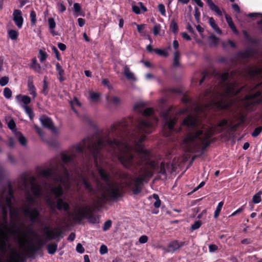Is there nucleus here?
Returning <instances> with one entry per match:
<instances>
[{
    "label": "nucleus",
    "mask_w": 262,
    "mask_h": 262,
    "mask_svg": "<svg viewBox=\"0 0 262 262\" xmlns=\"http://www.w3.org/2000/svg\"><path fill=\"white\" fill-rule=\"evenodd\" d=\"M58 245L56 243L49 244L47 247L48 253L49 254L53 255L55 253L57 250Z\"/></svg>",
    "instance_id": "f704fd0d"
},
{
    "label": "nucleus",
    "mask_w": 262,
    "mask_h": 262,
    "mask_svg": "<svg viewBox=\"0 0 262 262\" xmlns=\"http://www.w3.org/2000/svg\"><path fill=\"white\" fill-rule=\"evenodd\" d=\"M261 92L258 91L254 94L245 96L243 99V105L248 113L255 111L256 106L262 103Z\"/></svg>",
    "instance_id": "1a4fd4ad"
},
{
    "label": "nucleus",
    "mask_w": 262,
    "mask_h": 262,
    "mask_svg": "<svg viewBox=\"0 0 262 262\" xmlns=\"http://www.w3.org/2000/svg\"><path fill=\"white\" fill-rule=\"evenodd\" d=\"M169 167V164L165 162H162L160 165H159V169L157 170V172L161 173L163 175H166V167Z\"/></svg>",
    "instance_id": "58836bf2"
},
{
    "label": "nucleus",
    "mask_w": 262,
    "mask_h": 262,
    "mask_svg": "<svg viewBox=\"0 0 262 262\" xmlns=\"http://www.w3.org/2000/svg\"><path fill=\"white\" fill-rule=\"evenodd\" d=\"M154 52L160 56L167 57L168 53L164 50L155 49Z\"/></svg>",
    "instance_id": "69168bd1"
},
{
    "label": "nucleus",
    "mask_w": 262,
    "mask_h": 262,
    "mask_svg": "<svg viewBox=\"0 0 262 262\" xmlns=\"http://www.w3.org/2000/svg\"><path fill=\"white\" fill-rule=\"evenodd\" d=\"M100 143L94 145V147H93L91 150L97 170L101 179L105 182L106 185V187L104 189V192L101 194V198L105 202L110 200H116L123 196V192L120 188V185L118 183L112 182L110 174L98 164L99 160L102 156L101 151L100 153L99 151V147L101 146Z\"/></svg>",
    "instance_id": "20e7f679"
},
{
    "label": "nucleus",
    "mask_w": 262,
    "mask_h": 262,
    "mask_svg": "<svg viewBox=\"0 0 262 262\" xmlns=\"http://www.w3.org/2000/svg\"><path fill=\"white\" fill-rule=\"evenodd\" d=\"M93 211L94 209L88 206L83 208L80 207L73 214V220L78 224H80L82 220L86 219L91 224L98 223L99 218L94 214Z\"/></svg>",
    "instance_id": "6e6552de"
},
{
    "label": "nucleus",
    "mask_w": 262,
    "mask_h": 262,
    "mask_svg": "<svg viewBox=\"0 0 262 262\" xmlns=\"http://www.w3.org/2000/svg\"><path fill=\"white\" fill-rule=\"evenodd\" d=\"M27 87L30 94L32 95L33 98L36 97L37 94L36 92V88L33 83V76H30L28 77Z\"/></svg>",
    "instance_id": "5701e85b"
},
{
    "label": "nucleus",
    "mask_w": 262,
    "mask_h": 262,
    "mask_svg": "<svg viewBox=\"0 0 262 262\" xmlns=\"http://www.w3.org/2000/svg\"><path fill=\"white\" fill-rule=\"evenodd\" d=\"M56 66V70L58 72V74L59 75L58 79L60 81V82H62L63 81L65 80V78L63 77V75L64 74V71L59 64V63L57 62L55 64Z\"/></svg>",
    "instance_id": "c756f323"
},
{
    "label": "nucleus",
    "mask_w": 262,
    "mask_h": 262,
    "mask_svg": "<svg viewBox=\"0 0 262 262\" xmlns=\"http://www.w3.org/2000/svg\"><path fill=\"white\" fill-rule=\"evenodd\" d=\"M15 136L17 139L20 144L23 146H25L27 144V139L20 132H16Z\"/></svg>",
    "instance_id": "4c0bfd02"
},
{
    "label": "nucleus",
    "mask_w": 262,
    "mask_h": 262,
    "mask_svg": "<svg viewBox=\"0 0 262 262\" xmlns=\"http://www.w3.org/2000/svg\"><path fill=\"white\" fill-rule=\"evenodd\" d=\"M8 126L9 128L14 132V133L17 132L16 129V124L13 119H11L9 121L8 123Z\"/></svg>",
    "instance_id": "bf43d9fd"
},
{
    "label": "nucleus",
    "mask_w": 262,
    "mask_h": 262,
    "mask_svg": "<svg viewBox=\"0 0 262 262\" xmlns=\"http://www.w3.org/2000/svg\"><path fill=\"white\" fill-rule=\"evenodd\" d=\"M145 103L139 102L136 104L134 106L135 110L147 118L146 119L139 118L136 121V128L140 134L151 133L154 127V123H157L158 121V118L154 116V109L151 107L145 108Z\"/></svg>",
    "instance_id": "39448f33"
},
{
    "label": "nucleus",
    "mask_w": 262,
    "mask_h": 262,
    "mask_svg": "<svg viewBox=\"0 0 262 262\" xmlns=\"http://www.w3.org/2000/svg\"><path fill=\"white\" fill-rule=\"evenodd\" d=\"M39 60H40V62H42L45 60H46V59L48 57V55L45 51H42V50L40 49L39 51Z\"/></svg>",
    "instance_id": "13d9d810"
},
{
    "label": "nucleus",
    "mask_w": 262,
    "mask_h": 262,
    "mask_svg": "<svg viewBox=\"0 0 262 262\" xmlns=\"http://www.w3.org/2000/svg\"><path fill=\"white\" fill-rule=\"evenodd\" d=\"M174 111V107L170 106L167 110H162L160 113V116L167 125L170 132L174 131V126L178 121V118L176 117H171L170 115Z\"/></svg>",
    "instance_id": "9d476101"
},
{
    "label": "nucleus",
    "mask_w": 262,
    "mask_h": 262,
    "mask_svg": "<svg viewBox=\"0 0 262 262\" xmlns=\"http://www.w3.org/2000/svg\"><path fill=\"white\" fill-rule=\"evenodd\" d=\"M143 170L144 171V173L134 180L133 187H132V181L127 182L125 183V187L130 189L133 193L135 195H137L141 192L143 183L146 181V179L152 177L155 171L153 170H148L141 168L139 170V172L141 173Z\"/></svg>",
    "instance_id": "0eeeda50"
},
{
    "label": "nucleus",
    "mask_w": 262,
    "mask_h": 262,
    "mask_svg": "<svg viewBox=\"0 0 262 262\" xmlns=\"http://www.w3.org/2000/svg\"><path fill=\"white\" fill-rule=\"evenodd\" d=\"M23 108L25 109L26 113L29 116L30 119L32 120L34 118V114L32 108L28 105H24Z\"/></svg>",
    "instance_id": "de8ad7c7"
},
{
    "label": "nucleus",
    "mask_w": 262,
    "mask_h": 262,
    "mask_svg": "<svg viewBox=\"0 0 262 262\" xmlns=\"http://www.w3.org/2000/svg\"><path fill=\"white\" fill-rule=\"evenodd\" d=\"M45 233L47 238L49 240H51L61 236L62 232L60 230H58L56 232H53L50 230L49 229V228L46 227L45 228Z\"/></svg>",
    "instance_id": "412c9836"
},
{
    "label": "nucleus",
    "mask_w": 262,
    "mask_h": 262,
    "mask_svg": "<svg viewBox=\"0 0 262 262\" xmlns=\"http://www.w3.org/2000/svg\"><path fill=\"white\" fill-rule=\"evenodd\" d=\"M30 17L31 20V25L32 26H35L37 22L36 13L34 10L30 11Z\"/></svg>",
    "instance_id": "3c124183"
},
{
    "label": "nucleus",
    "mask_w": 262,
    "mask_h": 262,
    "mask_svg": "<svg viewBox=\"0 0 262 262\" xmlns=\"http://www.w3.org/2000/svg\"><path fill=\"white\" fill-rule=\"evenodd\" d=\"M241 123H237L234 125L230 124L229 125V130L232 134H234L237 131L238 127L240 126Z\"/></svg>",
    "instance_id": "6e6d98bb"
},
{
    "label": "nucleus",
    "mask_w": 262,
    "mask_h": 262,
    "mask_svg": "<svg viewBox=\"0 0 262 262\" xmlns=\"http://www.w3.org/2000/svg\"><path fill=\"white\" fill-rule=\"evenodd\" d=\"M30 68L38 73H40L41 68L40 65L37 63V59L35 57L32 58Z\"/></svg>",
    "instance_id": "72a5a7b5"
},
{
    "label": "nucleus",
    "mask_w": 262,
    "mask_h": 262,
    "mask_svg": "<svg viewBox=\"0 0 262 262\" xmlns=\"http://www.w3.org/2000/svg\"><path fill=\"white\" fill-rule=\"evenodd\" d=\"M202 224V223L201 221H196L193 224L191 225V228L192 230H196L201 226Z\"/></svg>",
    "instance_id": "774afa93"
},
{
    "label": "nucleus",
    "mask_w": 262,
    "mask_h": 262,
    "mask_svg": "<svg viewBox=\"0 0 262 262\" xmlns=\"http://www.w3.org/2000/svg\"><path fill=\"white\" fill-rule=\"evenodd\" d=\"M23 213L29 217L30 221L33 223H37L40 221L39 211L36 208H31L28 206L23 208Z\"/></svg>",
    "instance_id": "ddd939ff"
},
{
    "label": "nucleus",
    "mask_w": 262,
    "mask_h": 262,
    "mask_svg": "<svg viewBox=\"0 0 262 262\" xmlns=\"http://www.w3.org/2000/svg\"><path fill=\"white\" fill-rule=\"evenodd\" d=\"M262 131V126H258L256 127L254 131L251 134V135L253 137H257Z\"/></svg>",
    "instance_id": "338daca9"
},
{
    "label": "nucleus",
    "mask_w": 262,
    "mask_h": 262,
    "mask_svg": "<svg viewBox=\"0 0 262 262\" xmlns=\"http://www.w3.org/2000/svg\"><path fill=\"white\" fill-rule=\"evenodd\" d=\"M123 73L127 79L132 80H136L134 73L130 71L129 68L126 65L124 67Z\"/></svg>",
    "instance_id": "c9c22d12"
},
{
    "label": "nucleus",
    "mask_w": 262,
    "mask_h": 262,
    "mask_svg": "<svg viewBox=\"0 0 262 262\" xmlns=\"http://www.w3.org/2000/svg\"><path fill=\"white\" fill-rule=\"evenodd\" d=\"M247 75L252 79L258 78L262 76V68H255L253 69L249 66L246 69Z\"/></svg>",
    "instance_id": "f3484780"
},
{
    "label": "nucleus",
    "mask_w": 262,
    "mask_h": 262,
    "mask_svg": "<svg viewBox=\"0 0 262 262\" xmlns=\"http://www.w3.org/2000/svg\"><path fill=\"white\" fill-rule=\"evenodd\" d=\"M254 54V51L252 49H248L243 51H239L237 54L239 58L247 59L252 57Z\"/></svg>",
    "instance_id": "4be33fe9"
},
{
    "label": "nucleus",
    "mask_w": 262,
    "mask_h": 262,
    "mask_svg": "<svg viewBox=\"0 0 262 262\" xmlns=\"http://www.w3.org/2000/svg\"><path fill=\"white\" fill-rule=\"evenodd\" d=\"M8 36L13 40H15L18 38V32L15 30L10 29L8 31Z\"/></svg>",
    "instance_id": "a18cd8bd"
},
{
    "label": "nucleus",
    "mask_w": 262,
    "mask_h": 262,
    "mask_svg": "<svg viewBox=\"0 0 262 262\" xmlns=\"http://www.w3.org/2000/svg\"><path fill=\"white\" fill-rule=\"evenodd\" d=\"M243 33L247 42L254 45H257L258 43V40L257 38H252L246 30H243Z\"/></svg>",
    "instance_id": "7c9ffc66"
},
{
    "label": "nucleus",
    "mask_w": 262,
    "mask_h": 262,
    "mask_svg": "<svg viewBox=\"0 0 262 262\" xmlns=\"http://www.w3.org/2000/svg\"><path fill=\"white\" fill-rule=\"evenodd\" d=\"M57 168L56 173L52 177L56 183L60 182L63 183L64 182V179H69L70 177V173L64 164H57Z\"/></svg>",
    "instance_id": "f8f14e48"
},
{
    "label": "nucleus",
    "mask_w": 262,
    "mask_h": 262,
    "mask_svg": "<svg viewBox=\"0 0 262 262\" xmlns=\"http://www.w3.org/2000/svg\"><path fill=\"white\" fill-rule=\"evenodd\" d=\"M135 150L139 154V156L146 152L148 150L144 148V147L137 141H135Z\"/></svg>",
    "instance_id": "79ce46f5"
},
{
    "label": "nucleus",
    "mask_w": 262,
    "mask_h": 262,
    "mask_svg": "<svg viewBox=\"0 0 262 262\" xmlns=\"http://www.w3.org/2000/svg\"><path fill=\"white\" fill-rule=\"evenodd\" d=\"M145 27V24L137 25V31L142 36H145L146 35V32L144 31Z\"/></svg>",
    "instance_id": "4d7b16f0"
},
{
    "label": "nucleus",
    "mask_w": 262,
    "mask_h": 262,
    "mask_svg": "<svg viewBox=\"0 0 262 262\" xmlns=\"http://www.w3.org/2000/svg\"><path fill=\"white\" fill-rule=\"evenodd\" d=\"M180 53L179 51H176L173 54V59L172 66L174 68L178 67L180 66Z\"/></svg>",
    "instance_id": "e433bc0d"
},
{
    "label": "nucleus",
    "mask_w": 262,
    "mask_h": 262,
    "mask_svg": "<svg viewBox=\"0 0 262 262\" xmlns=\"http://www.w3.org/2000/svg\"><path fill=\"white\" fill-rule=\"evenodd\" d=\"M206 2L207 5L209 7V9L211 11L215 12L219 16L223 15L222 11L221 10L219 7L213 3L212 0H206Z\"/></svg>",
    "instance_id": "a878e982"
},
{
    "label": "nucleus",
    "mask_w": 262,
    "mask_h": 262,
    "mask_svg": "<svg viewBox=\"0 0 262 262\" xmlns=\"http://www.w3.org/2000/svg\"><path fill=\"white\" fill-rule=\"evenodd\" d=\"M213 135L212 128H207L206 131L198 129L187 134L183 140L185 151L190 154H198L193 156L192 161L204 154L206 148L210 145L211 142L209 140Z\"/></svg>",
    "instance_id": "7ed1b4c3"
},
{
    "label": "nucleus",
    "mask_w": 262,
    "mask_h": 262,
    "mask_svg": "<svg viewBox=\"0 0 262 262\" xmlns=\"http://www.w3.org/2000/svg\"><path fill=\"white\" fill-rule=\"evenodd\" d=\"M45 243L41 240H39L36 245H32L30 246L26 251V255L29 257H32L38 252L43 246Z\"/></svg>",
    "instance_id": "2eb2a0df"
},
{
    "label": "nucleus",
    "mask_w": 262,
    "mask_h": 262,
    "mask_svg": "<svg viewBox=\"0 0 262 262\" xmlns=\"http://www.w3.org/2000/svg\"><path fill=\"white\" fill-rule=\"evenodd\" d=\"M106 101L110 105L117 106L120 104L121 99L120 97L115 96H107Z\"/></svg>",
    "instance_id": "bb28decb"
},
{
    "label": "nucleus",
    "mask_w": 262,
    "mask_h": 262,
    "mask_svg": "<svg viewBox=\"0 0 262 262\" xmlns=\"http://www.w3.org/2000/svg\"><path fill=\"white\" fill-rule=\"evenodd\" d=\"M81 180L84 185L85 189L90 192H94V190L91 184L89 182L86 178H85L84 177H82Z\"/></svg>",
    "instance_id": "a19ab883"
},
{
    "label": "nucleus",
    "mask_w": 262,
    "mask_h": 262,
    "mask_svg": "<svg viewBox=\"0 0 262 262\" xmlns=\"http://www.w3.org/2000/svg\"><path fill=\"white\" fill-rule=\"evenodd\" d=\"M213 103L215 106L220 110H226L229 107V105L223 99L219 100H214Z\"/></svg>",
    "instance_id": "c85d7f7f"
},
{
    "label": "nucleus",
    "mask_w": 262,
    "mask_h": 262,
    "mask_svg": "<svg viewBox=\"0 0 262 262\" xmlns=\"http://www.w3.org/2000/svg\"><path fill=\"white\" fill-rule=\"evenodd\" d=\"M121 124L115 123L112 124L104 134V137L99 138L97 142H94V138L92 136H89L83 139L81 143L73 147V151L70 155L66 153H62L61 155V158L64 163L71 162L75 164L77 155L80 156L84 160V156L88 160L90 158L93 159V155L92 149L94 147V145L101 142L100 147H99V153L102 149L106 151L110 155H112V149L113 148V137L114 134H116L118 129H120Z\"/></svg>",
    "instance_id": "f03ea898"
},
{
    "label": "nucleus",
    "mask_w": 262,
    "mask_h": 262,
    "mask_svg": "<svg viewBox=\"0 0 262 262\" xmlns=\"http://www.w3.org/2000/svg\"><path fill=\"white\" fill-rule=\"evenodd\" d=\"M262 194V190H260L257 193L253 195L252 198V201L255 204H258L260 202L261 195Z\"/></svg>",
    "instance_id": "864d4df0"
},
{
    "label": "nucleus",
    "mask_w": 262,
    "mask_h": 262,
    "mask_svg": "<svg viewBox=\"0 0 262 262\" xmlns=\"http://www.w3.org/2000/svg\"><path fill=\"white\" fill-rule=\"evenodd\" d=\"M225 18L229 27L232 30L233 33L235 34H238V31L236 29L234 24L233 23L232 18L228 15H226Z\"/></svg>",
    "instance_id": "2f4dec72"
},
{
    "label": "nucleus",
    "mask_w": 262,
    "mask_h": 262,
    "mask_svg": "<svg viewBox=\"0 0 262 262\" xmlns=\"http://www.w3.org/2000/svg\"><path fill=\"white\" fill-rule=\"evenodd\" d=\"M217 75L221 80V84L224 87V95L227 97H233L239 94L244 90V86L238 88V84L235 81L227 82L229 78V73L228 71L224 72L222 74L217 73Z\"/></svg>",
    "instance_id": "423d86ee"
},
{
    "label": "nucleus",
    "mask_w": 262,
    "mask_h": 262,
    "mask_svg": "<svg viewBox=\"0 0 262 262\" xmlns=\"http://www.w3.org/2000/svg\"><path fill=\"white\" fill-rule=\"evenodd\" d=\"M4 96L7 99H10L12 97V91L9 88H5L4 90Z\"/></svg>",
    "instance_id": "680f3d73"
},
{
    "label": "nucleus",
    "mask_w": 262,
    "mask_h": 262,
    "mask_svg": "<svg viewBox=\"0 0 262 262\" xmlns=\"http://www.w3.org/2000/svg\"><path fill=\"white\" fill-rule=\"evenodd\" d=\"M3 212V219L4 221V224H2L1 226H2V228L4 230H11L12 228H8L7 225V215H8V211L6 207V206L3 205L1 207Z\"/></svg>",
    "instance_id": "cd10ccee"
},
{
    "label": "nucleus",
    "mask_w": 262,
    "mask_h": 262,
    "mask_svg": "<svg viewBox=\"0 0 262 262\" xmlns=\"http://www.w3.org/2000/svg\"><path fill=\"white\" fill-rule=\"evenodd\" d=\"M185 245V243L181 242H179L178 241L175 240L169 243L166 248L163 249L166 252L173 253L180 248L183 247Z\"/></svg>",
    "instance_id": "a211bd4d"
},
{
    "label": "nucleus",
    "mask_w": 262,
    "mask_h": 262,
    "mask_svg": "<svg viewBox=\"0 0 262 262\" xmlns=\"http://www.w3.org/2000/svg\"><path fill=\"white\" fill-rule=\"evenodd\" d=\"M133 122V119L129 118L128 121L124 119L116 123H120V129H118L113 137L112 156L118 158L121 164L126 168L132 171H138L144 163L146 164L150 159V153L147 150L143 154L139 155V159H136L135 155L132 153V147L127 143L124 142L118 138L122 133L125 131L129 123Z\"/></svg>",
    "instance_id": "f257e3e1"
},
{
    "label": "nucleus",
    "mask_w": 262,
    "mask_h": 262,
    "mask_svg": "<svg viewBox=\"0 0 262 262\" xmlns=\"http://www.w3.org/2000/svg\"><path fill=\"white\" fill-rule=\"evenodd\" d=\"M112 222L111 220H108L106 221L104 223L102 227L103 231H106L108 230L112 226Z\"/></svg>",
    "instance_id": "0e129e2a"
},
{
    "label": "nucleus",
    "mask_w": 262,
    "mask_h": 262,
    "mask_svg": "<svg viewBox=\"0 0 262 262\" xmlns=\"http://www.w3.org/2000/svg\"><path fill=\"white\" fill-rule=\"evenodd\" d=\"M40 121L44 127L50 129L53 134H57V129L54 126L52 120L50 118L43 116L40 118Z\"/></svg>",
    "instance_id": "4468645a"
},
{
    "label": "nucleus",
    "mask_w": 262,
    "mask_h": 262,
    "mask_svg": "<svg viewBox=\"0 0 262 262\" xmlns=\"http://www.w3.org/2000/svg\"><path fill=\"white\" fill-rule=\"evenodd\" d=\"M170 30L174 34H177L178 32V26L174 20H172L169 25Z\"/></svg>",
    "instance_id": "8fccbe9b"
},
{
    "label": "nucleus",
    "mask_w": 262,
    "mask_h": 262,
    "mask_svg": "<svg viewBox=\"0 0 262 262\" xmlns=\"http://www.w3.org/2000/svg\"><path fill=\"white\" fill-rule=\"evenodd\" d=\"M20 98H21V102L25 104L24 105H28L31 102V98L29 96L27 95H17L16 98L18 101L20 100Z\"/></svg>",
    "instance_id": "37998d69"
},
{
    "label": "nucleus",
    "mask_w": 262,
    "mask_h": 262,
    "mask_svg": "<svg viewBox=\"0 0 262 262\" xmlns=\"http://www.w3.org/2000/svg\"><path fill=\"white\" fill-rule=\"evenodd\" d=\"M57 170V165L54 168H50L47 169L42 170L41 171V174L45 178H52L56 173Z\"/></svg>",
    "instance_id": "393cba45"
},
{
    "label": "nucleus",
    "mask_w": 262,
    "mask_h": 262,
    "mask_svg": "<svg viewBox=\"0 0 262 262\" xmlns=\"http://www.w3.org/2000/svg\"><path fill=\"white\" fill-rule=\"evenodd\" d=\"M153 198L156 200V202L154 203V205L155 208H159L161 205V200L158 194L154 193L153 195Z\"/></svg>",
    "instance_id": "e2e57ef3"
},
{
    "label": "nucleus",
    "mask_w": 262,
    "mask_h": 262,
    "mask_svg": "<svg viewBox=\"0 0 262 262\" xmlns=\"http://www.w3.org/2000/svg\"><path fill=\"white\" fill-rule=\"evenodd\" d=\"M48 24L49 27L50 29V32L53 35H57V34L55 33V32L53 30V29L56 27V23L55 22V20L54 18H49L48 19Z\"/></svg>",
    "instance_id": "c03bdc74"
},
{
    "label": "nucleus",
    "mask_w": 262,
    "mask_h": 262,
    "mask_svg": "<svg viewBox=\"0 0 262 262\" xmlns=\"http://www.w3.org/2000/svg\"><path fill=\"white\" fill-rule=\"evenodd\" d=\"M146 165L149 166L152 170L157 172V170L159 169L158 163L156 162L155 160H151L150 159L145 164Z\"/></svg>",
    "instance_id": "49530a36"
},
{
    "label": "nucleus",
    "mask_w": 262,
    "mask_h": 262,
    "mask_svg": "<svg viewBox=\"0 0 262 262\" xmlns=\"http://www.w3.org/2000/svg\"><path fill=\"white\" fill-rule=\"evenodd\" d=\"M248 16L250 18H257L258 17H261V19L257 21V24L259 26V29L262 33V14L259 13H251Z\"/></svg>",
    "instance_id": "ea45409f"
},
{
    "label": "nucleus",
    "mask_w": 262,
    "mask_h": 262,
    "mask_svg": "<svg viewBox=\"0 0 262 262\" xmlns=\"http://www.w3.org/2000/svg\"><path fill=\"white\" fill-rule=\"evenodd\" d=\"M209 39L211 41V44L214 46H216L219 41V38L212 34L209 36Z\"/></svg>",
    "instance_id": "052dcab7"
},
{
    "label": "nucleus",
    "mask_w": 262,
    "mask_h": 262,
    "mask_svg": "<svg viewBox=\"0 0 262 262\" xmlns=\"http://www.w3.org/2000/svg\"><path fill=\"white\" fill-rule=\"evenodd\" d=\"M13 20L18 29H21L24 23L22 12L18 9H15L13 13Z\"/></svg>",
    "instance_id": "dca6fc26"
},
{
    "label": "nucleus",
    "mask_w": 262,
    "mask_h": 262,
    "mask_svg": "<svg viewBox=\"0 0 262 262\" xmlns=\"http://www.w3.org/2000/svg\"><path fill=\"white\" fill-rule=\"evenodd\" d=\"M224 205V202L223 201L220 202L219 203L214 213V217L215 219H217L221 212V211L222 210V208L223 207V206Z\"/></svg>",
    "instance_id": "603ef678"
},
{
    "label": "nucleus",
    "mask_w": 262,
    "mask_h": 262,
    "mask_svg": "<svg viewBox=\"0 0 262 262\" xmlns=\"http://www.w3.org/2000/svg\"><path fill=\"white\" fill-rule=\"evenodd\" d=\"M20 178L25 186H26L29 183L31 184V190L35 196L38 197L41 195V189L38 184L34 183L35 181L34 177H29L26 173H23L20 176Z\"/></svg>",
    "instance_id": "9b49d317"
},
{
    "label": "nucleus",
    "mask_w": 262,
    "mask_h": 262,
    "mask_svg": "<svg viewBox=\"0 0 262 262\" xmlns=\"http://www.w3.org/2000/svg\"><path fill=\"white\" fill-rule=\"evenodd\" d=\"M182 125L188 128L196 126V119L192 115H188L183 120Z\"/></svg>",
    "instance_id": "6ab92c4d"
},
{
    "label": "nucleus",
    "mask_w": 262,
    "mask_h": 262,
    "mask_svg": "<svg viewBox=\"0 0 262 262\" xmlns=\"http://www.w3.org/2000/svg\"><path fill=\"white\" fill-rule=\"evenodd\" d=\"M209 24L210 27L217 33L221 34L222 30L219 27L218 25L216 24L214 19L212 17H208Z\"/></svg>",
    "instance_id": "473e14b6"
},
{
    "label": "nucleus",
    "mask_w": 262,
    "mask_h": 262,
    "mask_svg": "<svg viewBox=\"0 0 262 262\" xmlns=\"http://www.w3.org/2000/svg\"><path fill=\"white\" fill-rule=\"evenodd\" d=\"M90 98L92 101L97 102L100 99V95L98 93L95 92H90Z\"/></svg>",
    "instance_id": "5fc2aeb1"
},
{
    "label": "nucleus",
    "mask_w": 262,
    "mask_h": 262,
    "mask_svg": "<svg viewBox=\"0 0 262 262\" xmlns=\"http://www.w3.org/2000/svg\"><path fill=\"white\" fill-rule=\"evenodd\" d=\"M50 193L53 195L56 199L61 198L63 194V190L61 185L51 187L50 189Z\"/></svg>",
    "instance_id": "aec40b11"
},
{
    "label": "nucleus",
    "mask_w": 262,
    "mask_h": 262,
    "mask_svg": "<svg viewBox=\"0 0 262 262\" xmlns=\"http://www.w3.org/2000/svg\"><path fill=\"white\" fill-rule=\"evenodd\" d=\"M73 9L75 12V15L76 16H78L79 15H82L83 16V14H81V7L79 3H75L73 5Z\"/></svg>",
    "instance_id": "09e8293b"
},
{
    "label": "nucleus",
    "mask_w": 262,
    "mask_h": 262,
    "mask_svg": "<svg viewBox=\"0 0 262 262\" xmlns=\"http://www.w3.org/2000/svg\"><path fill=\"white\" fill-rule=\"evenodd\" d=\"M56 207L59 210L63 209L65 211H68L70 208L69 203L64 202L61 198L57 199Z\"/></svg>",
    "instance_id": "b1692460"
}]
</instances>
